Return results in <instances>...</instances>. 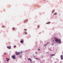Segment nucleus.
<instances>
[{
	"label": "nucleus",
	"mask_w": 63,
	"mask_h": 63,
	"mask_svg": "<svg viewBox=\"0 0 63 63\" xmlns=\"http://www.w3.org/2000/svg\"><path fill=\"white\" fill-rule=\"evenodd\" d=\"M51 56H53L54 55H55L54 54H51Z\"/></svg>",
	"instance_id": "nucleus-15"
},
{
	"label": "nucleus",
	"mask_w": 63,
	"mask_h": 63,
	"mask_svg": "<svg viewBox=\"0 0 63 63\" xmlns=\"http://www.w3.org/2000/svg\"><path fill=\"white\" fill-rule=\"evenodd\" d=\"M24 34L25 35H26V34H27V32H25Z\"/></svg>",
	"instance_id": "nucleus-8"
},
{
	"label": "nucleus",
	"mask_w": 63,
	"mask_h": 63,
	"mask_svg": "<svg viewBox=\"0 0 63 63\" xmlns=\"http://www.w3.org/2000/svg\"><path fill=\"white\" fill-rule=\"evenodd\" d=\"M12 29L13 30H15V28L14 27H13L12 28Z\"/></svg>",
	"instance_id": "nucleus-13"
},
{
	"label": "nucleus",
	"mask_w": 63,
	"mask_h": 63,
	"mask_svg": "<svg viewBox=\"0 0 63 63\" xmlns=\"http://www.w3.org/2000/svg\"><path fill=\"white\" fill-rule=\"evenodd\" d=\"M44 47H45V46H46V44H44Z\"/></svg>",
	"instance_id": "nucleus-17"
},
{
	"label": "nucleus",
	"mask_w": 63,
	"mask_h": 63,
	"mask_svg": "<svg viewBox=\"0 0 63 63\" xmlns=\"http://www.w3.org/2000/svg\"><path fill=\"white\" fill-rule=\"evenodd\" d=\"M16 46H14V47H16Z\"/></svg>",
	"instance_id": "nucleus-19"
},
{
	"label": "nucleus",
	"mask_w": 63,
	"mask_h": 63,
	"mask_svg": "<svg viewBox=\"0 0 63 63\" xmlns=\"http://www.w3.org/2000/svg\"><path fill=\"white\" fill-rule=\"evenodd\" d=\"M52 45H53L54 44H52Z\"/></svg>",
	"instance_id": "nucleus-27"
},
{
	"label": "nucleus",
	"mask_w": 63,
	"mask_h": 63,
	"mask_svg": "<svg viewBox=\"0 0 63 63\" xmlns=\"http://www.w3.org/2000/svg\"><path fill=\"white\" fill-rule=\"evenodd\" d=\"M20 52H16V55H18V54H20Z\"/></svg>",
	"instance_id": "nucleus-5"
},
{
	"label": "nucleus",
	"mask_w": 63,
	"mask_h": 63,
	"mask_svg": "<svg viewBox=\"0 0 63 63\" xmlns=\"http://www.w3.org/2000/svg\"><path fill=\"white\" fill-rule=\"evenodd\" d=\"M28 21V19H26V20L24 22L25 23L26 22H27Z\"/></svg>",
	"instance_id": "nucleus-6"
},
{
	"label": "nucleus",
	"mask_w": 63,
	"mask_h": 63,
	"mask_svg": "<svg viewBox=\"0 0 63 63\" xmlns=\"http://www.w3.org/2000/svg\"><path fill=\"white\" fill-rule=\"evenodd\" d=\"M36 54H37V52H36L35 53Z\"/></svg>",
	"instance_id": "nucleus-23"
},
{
	"label": "nucleus",
	"mask_w": 63,
	"mask_h": 63,
	"mask_svg": "<svg viewBox=\"0 0 63 63\" xmlns=\"http://www.w3.org/2000/svg\"><path fill=\"white\" fill-rule=\"evenodd\" d=\"M50 22H47L46 23V24H50Z\"/></svg>",
	"instance_id": "nucleus-7"
},
{
	"label": "nucleus",
	"mask_w": 63,
	"mask_h": 63,
	"mask_svg": "<svg viewBox=\"0 0 63 63\" xmlns=\"http://www.w3.org/2000/svg\"><path fill=\"white\" fill-rule=\"evenodd\" d=\"M38 50H40V49H38Z\"/></svg>",
	"instance_id": "nucleus-25"
},
{
	"label": "nucleus",
	"mask_w": 63,
	"mask_h": 63,
	"mask_svg": "<svg viewBox=\"0 0 63 63\" xmlns=\"http://www.w3.org/2000/svg\"><path fill=\"white\" fill-rule=\"evenodd\" d=\"M20 42L21 43H23V40L22 41H20Z\"/></svg>",
	"instance_id": "nucleus-11"
},
{
	"label": "nucleus",
	"mask_w": 63,
	"mask_h": 63,
	"mask_svg": "<svg viewBox=\"0 0 63 63\" xmlns=\"http://www.w3.org/2000/svg\"><path fill=\"white\" fill-rule=\"evenodd\" d=\"M8 59V58H6V59Z\"/></svg>",
	"instance_id": "nucleus-26"
},
{
	"label": "nucleus",
	"mask_w": 63,
	"mask_h": 63,
	"mask_svg": "<svg viewBox=\"0 0 63 63\" xmlns=\"http://www.w3.org/2000/svg\"><path fill=\"white\" fill-rule=\"evenodd\" d=\"M4 54H5V55H6V54H6V53H4Z\"/></svg>",
	"instance_id": "nucleus-21"
},
{
	"label": "nucleus",
	"mask_w": 63,
	"mask_h": 63,
	"mask_svg": "<svg viewBox=\"0 0 63 63\" xmlns=\"http://www.w3.org/2000/svg\"><path fill=\"white\" fill-rule=\"evenodd\" d=\"M57 13H55L54 14V15H57Z\"/></svg>",
	"instance_id": "nucleus-9"
},
{
	"label": "nucleus",
	"mask_w": 63,
	"mask_h": 63,
	"mask_svg": "<svg viewBox=\"0 0 63 63\" xmlns=\"http://www.w3.org/2000/svg\"><path fill=\"white\" fill-rule=\"evenodd\" d=\"M53 42H54V40H53Z\"/></svg>",
	"instance_id": "nucleus-24"
},
{
	"label": "nucleus",
	"mask_w": 63,
	"mask_h": 63,
	"mask_svg": "<svg viewBox=\"0 0 63 63\" xmlns=\"http://www.w3.org/2000/svg\"><path fill=\"white\" fill-rule=\"evenodd\" d=\"M2 27H5V26H2Z\"/></svg>",
	"instance_id": "nucleus-20"
},
{
	"label": "nucleus",
	"mask_w": 63,
	"mask_h": 63,
	"mask_svg": "<svg viewBox=\"0 0 63 63\" xmlns=\"http://www.w3.org/2000/svg\"><path fill=\"white\" fill-rule=\"evenodd\" d=\"M50 43V42H47V43H46V45H47V44H49Z\"/></svg>",
	"instance_id": "nucleus-10"
},
{
	"label": "nucleus",
	"mask_w": 63,
	"mask_h": 63,
	"mask_svg": "<svg viewBox=\"0 0 63 63\" xmlns=\"http://www.w3.org/2000/svg\"><path fill=\"white\" fill-rule=\"evenodd\" d=\"M28 60H30V61H31L32 60H31V59H30V58H28Z\"/></svg>",
	"instance_id": "nucleus-14"
},
{
	"label": "nucleus",
	"mask_w": 63,
	"mask_h": 63,
	"mask_svg": "<svg viewBox=\"0 0 63 63\" xmlns=\"http://www.w3.org/2000/svg\"><path fill=\"white\" fill-rule=\"evenodd\" d=\"M61 60H63V55H61Z\"/></svg>",
	"instance_id": "nucleus-4"
},
{
	"label": "nucleus",
	"mask_w": 63,
	"mask_h": 63,
	"mask_svg": "<svg viewBox=\"0 0 63 63\" xmlns=\"http://www.w3.org/2000/svg\"><path fill=\"white\" fill-rule=\"evenodd\" d=\"M7 47L8 48H9V49H11V46H10L9 47V46H7Z\"/></svg>",
	"instance_id": "nucleus-3"
},
{
	"label": "nucleus",
	"mask_w": 63,
	"mask_h": 63,
	"mask_svg": "<svg viewBox=\"0 0 63 63\" xmlns=\"http://www.w3.org/2000/svg\"><path fill=\"white\" fill-rule=\"evenodd\" d=\"M25 30L26 31L27 30V29H24V30Z\"/></svg>",
	"instance_id": "nucleus-22"
},
{
	"label": "nucleus",
	"mask_w": 63,
	"mask_h": 63,
	"mask_svg": "<svg viewBox=\"0 0 63 63\" xmlns=\"http://www.w3.org/2000/svg\"><path fill=\"white\" fill-rule=\"evenodd\" d=\"M12 58L14 59H16V56L15 55H14L12 56Z\"/></svg>",
	"instance_id": "nucleus-2"
},
{
	"label": "nucleus",
	"mask_w": 63,
	"mask_h": 63,
	"mask_svg": "<svg viewBox=\"0 0 63 63\" xmlns=\"http://www.w3.org/2000/svg\"><path fill=\"white\" fill-rule=\"evenodd\" d=\"M9 60H10V58H8L7 60V62H8V61H9Z\"/></svg>",
	"instance_id": "nucleus-12"
},
{
	"label": "nucleus",
	"mask_w": 63,
	"mask_h": 63,
	"mask_svg": "<svg viewBox=\"0 0 63 63\" xmlns=\"http://www.w3.org/2000/svg\"><path fill=\"white\" fill-rule=\"evenodd\" d=\"M54 39L56 42H58L59 43H60V44L61 43V41L60 39H58L56 38H54Z\"/></svg>",
	"instance_id": "nucleus-1"
},
{
	"label": "nucleus",
	"mask_w": 63,
	"mask_h": 63,
	"mask_svg": "<svg viewBox=\"0 0 63 63\" xmlns=\"http://www.w3.org/2000/svg\"><path fill=\"white\" fill-rule=\"evenodd\" d=\"M36 59H37V60H38V59H38V58H36Z\"/></svg>",
	"instance_id": "nucleus-16"
},
{
	"label": "nucleus",
	"mask_w": 63,
	"mask_h": 63,
	"mask_svg": "<svg viewBox=\"0 0 63 63\" xmlns=\"http://www.w3.org/2000/svg\"><path fill=\"white\" fill-rule=\"evenodd\" d=\"M37 27H38V28H40V26H39L38 25L37 26Z\"/></svg>",
	"instance_id": "nucleus-18"
}]
</instances>
